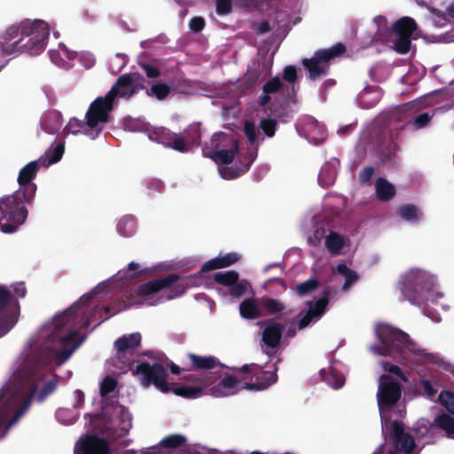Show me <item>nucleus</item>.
<instances>
[{
	"mask_svg": "<svg viewBox=\"0 0 454 454\" xmlns=\"http://www.w3.org/2000/svg\"><path fill=\"white\" fill-rule=\"evenodd\" d=\"M50 29L43 20L22 21L7 28L0 37V51L5 55L27 53L39 55L43 51Z\"/></svg>",
	"mask_w": 454,
	"mask_h": 454,
	"instance_id": "obj_1",
	"label": "nucleus"
},
{
	"mask_svg": "<svg viewBox=\"0 0 454 454\" xmlns=\"http://www.w3.org/2000/svg\"><path fill=\"white\" fill-rule=\"evenodd\" d=\"M376 334L381 344L374 345L371 348L377 355L389 356L401 360H408V353L419 357H424L427 355L425 349L399 328L381 325L378 327Z\"/></svg>",
	"mask_w": 454,
	"mask_h": 454,
	"instance_id": "obj_2",
	"label": "nucleus"
},
{
	"mask_svg": "<svg viewBox=\"0 0 454 454\" xmlns=\"http://www.w3.org/2000/svg\"><path fill=\"white\" fill-rule=\"evenodd\" d=\"M35 199L27 200L23 192L16 191L12 195L0 199L1 219L5 223L0 224V231L12 234L23 225L28 217L27 206L32 205Z\"/></svg>",
	"mask_w": 454,
	"mask_h": 454,
	"instance_id": "obj_3",
	"label": "nucleus"
},
{
	"mask_svg": "<svg viewBox=\"0 0 454 454\" xmlns=\"http://www.w3.org/2000/svg\"><path fill=\"white\" fill-rule=\"evenodd\" d=\"M64 144H58L52 150H48L44 156L40 157L37 160H33L25 165L19 172L18 184L20 185L19 192H23L27 200L35 199L37 186L33 180L41 166L48 167L51 164L59 162L64 153Z\"/></svg>",
	"mask_w": 454,
	"mask_h": 454,
	"instance_id": "obj_4",
	"label": "nucleus"
},
{
	"mask_svg": "<svg viewBox=\"0 0 454 454\" xmlns=\"http://www.w3.org/2000/svg\"><path fill=\"white\" fill-rule=\"evenodd\" d=\"M400 290L404 299L420 306L428 299L434 286V278L427 271L412 269L401 278Z\"/></svg>",
	"mask_w": 454,
	"mask_h": 454,
	"instance_id": "obj_5",
	"label": "nucleus"
},
{
	"mask_svg": "<svg viewBox=\"0 0 454 454\" xmlns=\"http://www.w3.org/2000/svg\"><path fill=\"white\" fill-rule=\"evenodd\" d=\"M239 140L224 132L215 133L211 141L210 146H205L204 154L224 165L231 164L239 153Z\"/></svg>",
	"mask_w": 454,
	"mask_h": 454,
	"instance_id": "obj_6",
	"label": "nucleus"
},
{
	"mask_svg": "<svg viewBox=\"0 0 454 454\" xmlns=\"http://www.w3.org/2000/svg\"><path fill=\"white\" fill-rule=\"evenodd\" d=\"M114 100L108 98V93L104 97L97 98L89 106L85 114L86 125L89 129L83 130V133L94 139L102 131V127L99 124L106 123L109 121V114L114 109Z\"/></svg>",
	"mask_w": 454,
	"mask_h": 454,
	"instance_id": "obj_7",
	"label": "nucleus"
},
{
	"mask_svg": "<svg viewBox=\"0 0 454 454\" xmlns=\"http://www.w3.org/2000/svg\"><path fill=\"white\" fill-rule=\"evenodd\" d=\"M186 278H181L178 274H168L160 278H155L140 285L135 291L137 296H147L157 294L164 289H168V293L165 300H172L181 296L186 288Z\"/></svg>",
	"mask_w": 454,
	"mask_h": 454,
	"instance_id": "obj_8",
	"label": "nucleus"
},
{
	"mask_svg": "<svg viewBox=\"0 0 454 454\" xmlns=\"http://www.w3.org/2000/svg\"><path fill=\"white\" fill-rule=\"evenodd\" d=\"M241 373V380H249L241 387L251 391H262L277 382V366L273 371H266L256 364H244L240 368H231Z\"/></svg>",
	"mask_w": 454,
	"mask_h": 454,
	"instance_id": "obj_9",
	"label": "nucleus"
},
{
	"mask_svg": "<svg viewBox=\"0 0 454 454\" xmlns=\"http://www.w3.org/2000/svg\"><path fill=\"white\" fill-rule=\"evenodd\" d=\"M345 51V45L341 43H338L329 49L315 51L313 57L310 59H303L301 63L308 70L309 78L315 81L323 75H326L329 70L328 62L343 54Z\"/></svg>",
	"mask_w": 454,
	"mask_h": 454,
	"instance_id": "obj_10",
	"label": "nucleus"
},
{
	"mask_svg": "<svg viewBox=\"0 0 454 454\" xmlns=\"http://www.w3.org/2000/svg\"><path fill=\"white\" fill-rule=\"evenodd\" d=\"M36 388V386L31 388L29 395L23 400L20 407L9 421L8 419L11 413L18 404V398L12 393H3L0 395V437L3 436L4 429L15 424L29 408Z\"/></svg>",
	"mask_w": 454,
	"mask_h": 454,
	"instance_id": "obj_11",
	"label": "nucleus"
},
{
	"mask_svg": "<svg viewBox=\"0 0 454 454\" xmlns=\"http://www.w3.org/2000/svg\"><path fill=\"white\" fill-rule=\"evenodd\" d=\"M132 374L139 379L144 387L154 385L163 393L170 392L167 381V371L160 363L150 364L148 362L139 363L132 371Z\"/></svg>",
	"mask_w": 454,
	"mask_h": 454,
	"instance_id": "obj_12",
	"label": "nucleus"
},
{
	"mask_svg": "<svg viewBox=\"0 0 454 454\" xmlns=\"http://www.w3.org/2000/svg\"><path fill=\"white\" fill-rule=\"evenodd\" d=\"M20 302L11 291L0 286V337L5 335L18 322Z\"/></svg>",
	"mask_w": 454,
	"mask_h": 454,
	"instance_id": "obj_13",
	"label": "nucleus"
},
{
	"mask_svg": "<svg viewBox=\"0 0 454 454\" xmlns=\"http://www.w3.org/2000/svg\"><path fill=\"white\" fill-rule=\"evenodd\" d=\"M145 89V78L137 72L127 73L117 78L108 93V98H130L139 90Z\"/></svg>",
	"mask_w": 454,
	"mask_h": 454,
	"instance_id": "obj_14",
	"label": "nucleus"
},
{
	"mask_svg": "<svg viewBox=\"0 0 454 454\" xmlns=\"http://www.w3.org/2000/svg\"><path fill=\"white\" fill-rule=\"evenodd\" d=\"M102 290L100 285H98L89 293L81 296L67 310L54 317L53 333L58 334L62 328H69L75 325L78 318V311L87 305Z\"/></svg>",
	"mask_w": 454,
	"mask_h": 454,
	"instance_id": "obj_15",
	"label": "nucleus"
},
{
	"mask_svg": "<svg viewBox=\"0 0 454 454\" xmlns=\"http://www.w3.org/2000/svg\"><path fill=\"white\" fill-rule=\"evenodd\" d=\"M383 433L393 440L394 445L401 452L410 454L416 447V443L411 435L404 432L403 425L401 421L394 420L392 422L385 421L382 425Z\"/></svg>",
	"mask_w": 454,
	"mask_h": 454,
	"instance_id": "obj_16",
	"label": "nucleus"
},
{
	"mask_svg": "<svg viewBox=\"0 0 454 454\" xmlns=\"http://www.w3.org/2000/svg\"><path fill=\"white\" fill-rule=\"evenodd\" d=\"M417 23L411 17H403L397 20L391 27V32L397 38L395 41V49L401 54L409 52L411 49V35L417 30Z\"/></svg>",
	"mask_w": 454,
	"mask_h": 454,
	"instance_id": "obj_17",
	"label": "nucleus"
},
{
	"mask_svg": "<svg viewBox=\"0 0 454 454\" xmlns=\"http://www.w3.org/2000/svg\"><path fill=\"white\" fill-rule=\"evenodd\" d=\"M404 129L403 125L392 128L388 130L387 136L383 137L380 135L377 137V153L382 164L391 161L395 157L396 153L400 150L397 140L401 131Z\"/></svg>",
	"mask_w": 454,
	"mask_h": 454,
	"instance_id": "obj_18",
	"label": "nucleus"
},
{
	"mask_svg": "<svg viewBox=\"0 0 454 454\" xmlns=\"http://www.w3.org/2000/svg\"><path fill=\"white\" fill-rule=\"evenodd\" d=\"M402 395L401 385L393 379L382 374L378 389V404L380 409L392 407L397 403Z\"/></svg>",
	"mask_w": 454,
	"mask_h": 454,
	"instance_id": "obj_19",
	"label": "nucleus"
},
{
	"mask_svg": "<svg viewBox=\"0 0 454 454\" xmlns=\"http://www.w3.org/2000/svg\"><path fill=\"white\" fill-rule=\"evenodd\" d=\"M74 454H111V449L107 440L86 434L77 441Z\"/></svg>",
	"mask_w": 454,
	"mask_h": 454,
	"instance_id": "obj_20",
	"label": "nucleus"
},
{
	"mask_svg": "<svg viewBox=\"0 0 454 454\" xmlns=\"http://www.w3.org/2000/svg\"><path fill=\"white\" fill-rule=\"evenodd\" d=\"M265 327L262 333V340L266 347L272 349L279 348L285 325L275 319L270 318L263 322Z\"/></svg>",
	"mask_w": 454,
	"mask_h": 454,
	"instance_id": "obj_21",
	"label": "nucleus"
},
{
	"mask_svg": "<svg viewBox=\"0 0 454 454\" xmlns=\"http://www.w3.org/2000/svg\"><path fill=\"white\" fill-rule=\"evenodd\" d=\"M79 331L71 330L66 336L60 338V348L57 351L55 360L58 364L67 362L74 351L79 347L82 340H78Z\"/></svg>",
	"mask_w": 454,
	"mask_h": 454,
	"instance_id": "obj_22",
	"label": "nucleus"
},
{
	"mask_svg": "<svg viewBox=\"0 0 454 454\" xmlns=\"http://www.w3.org/2000/svg\"><path fill=\"white\" fill-rule=\"evenodd\" d=\"M329 303V293L325 292L324 295L315 302L308 301L309 309L306 314L298 320V328L300 330L306 328L313 318L320 317Z\"/></svg>",
	"mask_w": 454,
	"mask_h": 454,
	"instance_id": "obj_23",
	"label": "nucleus"
},
{
	"mask_svg": "<svg viewBox=\"0 0 454 454\" xmlns=\"http://www.w3.org/2000/svg\"><path fill=\"white\" fill-rule=\"evenodd\" d=\"M240 260V255L238 253L231 252L223 256L215 257L207 261L201 266L200 271L207 272L218 269L231 266Z\"/></svg>",
	"mask_w": 454,
	"mask_h": 454,
	"instance_id": "obj_24",
	"label": "nucleus"
},
{
	"mask_svg": "<svg viewBox=\"0 0 454 454\" xmlns=\"http://www.w3.org/2000/svg\"><path fill=\"white\" fill-rule=\"evenodd\" d=\"M241 380V378L239 380L233 375L227 374L217 385L211 388L212 395L220 397L235 394L239 389V385Z\"/></svg>",
	"mask_w": 454,
	"mask_h": 454,
	"instance_id": "obj_25",
	"label": "nucleus"
},
{
	"mask_svg": "<svg viewBox=\"0 0 454 454\" xmlns=\"http://www.w3.org/2000/svg\"><path fill=\"white\" fill-rule=\"evenodd\" d=\"M141 343V334L134 333L126 334L114 341V348L119 356H125L129 351H134Z\"/></svg>",
	"mask_w": 454,
	"mask_h": 454,
	"instance_id": "obj_26",
	"label": "nucleus"
},
{
	"mask_svg": "<svg viewBox=\"0 0 454 454\" xmlns=\"http://www.w3.org/2000/svg\"><path fill=\"white\" fill-rule=\"evenodd\" d=\"M188 357L191 361L192 368L194 370H211L216 367L223 368L224 365L213 356H203L193 353H189Z\"/></svg>",
	"mask_w": 454,
	"mask_h": 454,
	"instance_id": "obj_27",
	"label": "nucleus"
},
{
	"mask_svg": "<svg viewBox=\"0 0 454 454\" xmlns=\"http://www.w3.org/2000/svg\"><path fill=\"white\" fill-rule=\"evenodd\" d=\"M260 307V301L257 302L252 298H247L239 304L240 316L248 320L257 319L263 315Z\"/></svg>",
	"mask_w": 454,
	"mask_h": 454,
	"instance_id": "obj_28",
	"label": "nucleus"
},
{
	"mask_svg": "<svg viewBox=\"0 0 454 454\" xmlns=\"http://www.w3.org/2000/svg\"><path fill=\"white\" fill-rule=\"evenodd\" d=\"M319 373L322 380L333 388L339 389L342 387L345 383L343 374L333 366L321 369Z\"/></svg>",
	"mask_w": 454,
	"mask_h": 454,
	"instance_id": "obj_29",
	"label": "nucleus"
},
{
	"mask_svg": "<svg viewBox=\"0 0 454 454\" xmlns=\"http://www.w3.org/2000/svg\"><path fill=\"white\" fill-rule=\"evenodd\" d=\"M375 192L379 200L390 201L396 193L395 186L384 177H378L375 182Z\"/></svg>",
	"mask_w": 454,
	"mask_h": 454,
	"instance_id": "obj_30",
	"label": "nucleus"
},
{
	"mask_svg": "<svg viewBox=\"0 0 454 454\" xmlns=\"http://www.w3.org/2000/svg\"><path fill=\"white\" fill-rule=\"evenodd\" d=\"M433 426L443 431L450 439H454V418L448 413L442 412L437 415L433 422Z\"/></svg>",
	"mask_w": 454,
	"mask_h": 454,
	"instance_id": "obj_31",
	"label": "nucleus"
},
{
	"mask_svg": "<svg viewBox=\"0 0 454 454\" xmlns=\"http://www.w3.org/2000/svg\"><path fill=\"white\" fill-rule=\"evenodd\" d=\"M418 111L414 102H407L399 106L393 113V116L398 122L408 123Z\"/></svg>",
	"mask_w": 454,
	"mask_h": 454,
	"instance_id": "obj_32",
	"label": "nucleus"
},
{
	"mask_svg": "<svg viewBox=\"0 0 454 454\" xmlns=\"http://www.w3.org/2000/svg\"><path fill=\"white\" fill-rule=\"evenodd\" d=\"M432 118L433 114H430L429 113H422L419 114L416 113L408 123L403 124V128L406 129V130L415 132L427 127L430 124Z\"/></svg>",
	"mask_w": 454,
	"mask_h": 454,
	"instance_id": "obj_33",
	"label": "nucleus"
},
{
	"mask_svg": "<svg viewBox=\"0 0 454 454\" xmlns=\"http://www.w3.org/2000/svg\"><path fill=\"white\" fill-rule=\"evenodd\" d=\"M260 306L270 316L282 315L286 306L279 300L263 296L260 299Z\"/></svg>",
	"mask_w": 454,
	"mask_h": 454,
	"instance_id": "obj_34",
	"label": "nucleus"
},
{
	"mask_svg": "<svg viewBox=\"0 0 454 454\" xmlns=\"http://www.w3.org/2000/svg\"><path fill=\"white\" fill-rule=\"evenodd\" d=\"M175 134L164 128H156L149 133V138L167 147L169 146Z\"/></svg>",
	"mask_w": 454,
	"mask_h": 454,
	"instance_id": "obj_35",
	"label": "nucleus"
},
{
	"mask_svg": "<svg viewBox=\"0 0 454 454\" xmlns=\"http://www.w3.org/2000/svg\"><path fill=\"white\" fill-rule=\"evenodd\" d=\"M136 219L131 215L121 217L117 223V231L123 237H131L136 232Z\"/></svg>",
	"mask_w": 454,
	"mask_h": 454,
	"instance_id": "obj_36",
	"label": "nucleus"
},
{
	"mask_svg": "<svg viewBox=\"0 0 454 454\" xmlns=\"http://www.w3.org/2000/svg\"><path fill=\"white\" fill-rule=\"evenodd\" d=\"M170 391H172L176 395H179V396H182L184 398L193 399V398H197L200 395V394L203 391V387H199V386L180 385V386H176L173 388L170 387Z\"/></svg>",
	"mask_w": 454,
	"mask_h": 454,
	"instance_id": "obj_37",
	"label": "nucleus"
},
{
	"mask_svg": "<svg viewBox=\"0 0 454 454\" xmlns=\"http://www.w3.org/2000/svg\"><path fill=\"white\" fill-rule=\"evenodd\" d=\"M61 116L59 112L48 113L43 121V126L48 133L54 134L61 127Z\"/></svg>",
	"mask_w": 454,
	"mask_h": 454,
	"instance_id": "obj_38",
	"label": "nucleus"
},
{
	"mask_svg": "<svg viewBox=\"0 0 454 454\" xmlns=\"http://www.w3.org/2000/svg\"><path fill=\"white\" fill-rule=\"evenodd\" d=\"M325 246L331 254H337L344 247V239L337 232L331 231L326 237Z\"/></svg>",
	"mask_w": 454,
	"mask_h": 454,
	"instance_id": "obj_39",
	"label": "nucleus"
},
{
	"mask_svg": "<svg viewBox=\"0 0 454 454\" xmlns=\"http://www.w3.org/2000/svg\"><path fill=\"white\" fill-rule=\"evenodd\" d=\"M170 92V86L164 82L154 83L150 89L146 90L147 96L154 97L158 100L166 99L169 96Z\"/></svg>",
	"mask_w": 454,
	"mask_h": 454,
	"instance_id": "obj_40",
	"label": "nucleus"
},
{
	"mask_svg": "<svg viewBox=\"0 0 454 454\" xmlns=\"http://www.w3.org/2000/svg\"><path fill=\"white\" fill-rule=\"evenodd\" d=\"M239 275L235 270H228L224 272H217L214 275V280L222 286H233L234 282L239 280Z\"/></svg>",
	"mask_w": 454,
	"mask_h": 454,
	"instance_id": "obj_41",
	"label": "nucleus"
},
{
	"mask_svg": "<svg viewBox=\"0 0 454 454\" xmlns=\"http://www.w3.org/2000/svg\"><path fill=\"white\" fill-rule=\"evenodd\" d=\"M336 272L345 277L343 289L348 288L350 285L358 279L357 273L355 270L349 269L345 263L338 264L336 267Z\"/></svg>",
	"mask_w": 454,
	"mask_h": 454,
	"instance_id": "obj_42",
	"label": "nucleus"
},
{
	"mask_svg": "<svg viewBox=\"0 0 454 454\" xmlns=\"http://www.w3.org/2000/svg\"><path fill=\"white\" fill-rule=\"evenodd\" d=\"M201 132L200 127L198 124L190 125L184 130V139L188 145H199L200 141Z\"/></svg>",
	"mask_w": 454,
	"mask_h": 454,
	"instance_id": "obj_43",
	"label": "nucleus"
},
{
	"mask_svg": "<svg viewBox=\"0 0 454 454\" xmlns=\"http://www.w3.org/2000/svg\"><path fill=\"white\" fill-rule=\"evenodd\" d=\"M318 286V280L317 278H311L301 283H299L296 286L295 291L299 296L302 297L316 290Z\"/></svg>",
	"mask_w": 454,
	"mask_h": 454,
	"instance_id": "obj_44",
	"label": "nucleus"
},
{
	"mask_svg": "<svg viewBox=\"0 0 454 454\" xmlns=\"http://www.w3.org/2000/svg\"><path fill=\"white\" fill-rule=\"evenodd\" d=\"M186 442V438L181 434H170L163 438L160 445L164 448H178L183 446Z\"/></svg>",
	"mask_w": 454,
	"mask_h": 454,
	"instance_id": "obj_45",
	"label": "nucleus"
},
{
	"mask_svg": "<svg viewBox=\"0 0 454 454\" xmlns=\"http://www.w3.org/2000/svg\"><path fill=\"white\" fill-rule=\"evenodd\" d=\"M250 168V163H246L242 168L234 169L232 168L224 167L220 168V174L224 179H234L247 172Z\"/></svg>",
	"mask_w": 454,
	"mask_h": 454,
	"instance_id": "obj_46",
	"label": "nucleus"
},
{
	"mask_svg": "<svg viewBox=\"0 0 454 454\" xmlns=\"http://www.w3.org/2000/svg\"><path fill=\"white\" fill-rule=\"evenodd\" d=\"M278 121L272 118H262L259 122V128L268 137L275 136Z\"/></svg>",
	"mask_w": 454,
	"mask_h": 454,
	"instance_id": "obj_47",
	"label": "nucleus"
},
{
	"mask_svg": "<svg viewBox=\"0 0 454 454\" xmlns=\"http://www.w3.org/2000/svg\"><path fill=\"white\" fill-rule=\"evenodd\" d=\"M399 215L406 221H415L418 219V208L411 204L403 205L399 209Z\"/></svg>",
	"mask_w": 454,
	"mask_h": 454,
	"instance_id": "obj_48",
	"label": "nucleus"
},
{
	"mask_svg": "<svg viewBox=\"0 0 454 454\" xmlns=\"http://www.w3.org/2000/svg\"><path fill=\"white\" fill-rule=\"evenodd\" d=\"M117 380L112 377H106L100 384V395L106 396L115 390Z\"/></svg>",
	"mask_w": 454,
	"mask_h": 454,
	"instance_id": "obj_49",
	"label": "nucleus"
},
{
	"mask_svg": "<svg viewBox=\"0 0 454 454\" xmlns=\"http://www.w3.org/2000/svg\"><path fill=\"white\" fill-rule=\"evenodd\" d=\"M439 400L446 410L454 415V394L450 391H442L439 395Z\"/></svg>",
	"mask_w": 454,
	"mask_h": 454,
	"instance_id": "obj_50",
	"label": "nucleus"
},
{
	"mask_svg": "<svg viewBox=\"0 0 454 454\" xmlns=\"http://www.w3.org/2000/svg\"><path fill=\"white\" fill-rule=\"evenodd\" d=\"M247 281L245 279L237 280L234 282L233 286H231L229 289V293L232 297L239 298L247 292Z\"/></svg>",
	"mask_w": 454,
	"mask_h": 454,
	"instance_id": "obj_51",
	"label": "nucleus"
},
{
	"mask_svg": "<svg viewBox=\"0 0 454 454\" xmlns=\"http://www.w3.org/2000/svg\"><path fill=\"white\" fill-rule=\"evenodd\" d=\"M168 147L180 153H186L189 150V145L184 137L177 134H175V138L172 139Z\"/></svg>",
	"mask_w": 454,
	"mask_h": 454,
	"instance_id": "obj_52",
	"label": "nucleus"
},
{
	"mask_svg": "<svg viewBox=\"0 0 454 454\" xmlns=\"http://www.w3.org/2000/svg\"><path fill=\"white\" fill-rule=\"evenodd\" d=\"M381 365L385 372L397 376L403 382L408 380L407 376L403 373L398 365L393 364L390 362H382Z\"/></svg>",
	"mask_w": 454,
	"mask_h": 454,
	"instance_id": "obj_53",
	"label": "nucleus"
},
{
	"mask_svg": "<svg viewBox=\"0 0 454 454\" xmlns=\"http://www.w3.org/2000/svg\"><path fill=\"white\" fill-rule=\"evenodd\" d=\"M283 87V83L278 77L270 79L262 87L263 93H276Z\"/></svg>",
	"mask_w": 454,
	"mask_h": 454,
	"instance_id": "obj_54",
	"label": "nucleus"
},
{
	"mask_svg": "<svg viewBox=\"0 0 454 454\" xmlns=\"http://www.w3.org/2000/svg\"><path fill=\"white\" fill-rule=\"evenodd\" d=\"M57 387H58L57 380H51L47 381L39 393L38 401L43 402L48 395L52 394L57 389Z\"/></svg>",
	"mask_w": 454,
	"mask_h": 454,
	"instance_id": "obj_55",
	"label": "nucleus"
},
{
	"mask_svg": "<svg viewBox=\"0 0 454 454\" xmlns=\"http://www.w3.org/2000/svg\"><path fill=\"white\" fill-rule=\"evenodd\" d=\"M233 3V0H215L216 13L220 16L230 14Z\"/></svg>",
	"mask_w": 454,
	"mask_h": 454,
	"instance_id": "obj_56",
	"label": "nucleus"
},
{
	"mask_svg": "<svg viewBox=\"0 0 454 454\" xmlns=\"http://www.w3.org/2000/svg\"><path fill=\"white\" fill-rule=\"evenodd\" d=\"M436 1L437 0H426V4H421V6L427 7L430 12L439 19V26H444L448 20L447 15L440 10L431 7Z\"/></svg>",
	"mask_w": 454,
	"mask_h": 454,
	"instance_id": "obj_57",
	"label": "nucleus"
},
{
	"mask_svg": "<svg viewBox=\"0 0 454 454\" xmlns=\"http://www.w3.org/2000/svg\"><path fill=\"white\" fill-rule=\"evenodd\" d=\"M233 2L237 7L247 11L256 10L261 5L260 0H233Z\"/></svg>",
	"mask_w": 454,
	"mask_h": 454,
	"instance_id": "obj_58",
	"label": "nucleus"
},
{
	"mask_svg": "<svg viewBox=\"0 0 454 454\" xmlns=\"http://www.w3.org/2000/svg\"><path fill=\"white\" fill-rule=\"evenodd\" d=\"M244 132L250 144H254L258 138V133L254 123L247 121L244 125Z\"/></svg>",
	"mask_w": 454,
	"mask_h": 454,
	"instance_id": "obj_59",
	"label": "nucleus"
},
{
	"mask_svg": "<svg viewBox=\"0 0 454 454\" xmlns=\"http://www.w3.org/2000/svg\"><path fill=\"white\" fill-rule=\"evenodd\" d=\"M67 128L73 134L79 133L82 129H84V130L89 129V128L86 125V121H83L74 117L70 119L67 124Z\"/></svg>",
	"mask_w": 454,
	"mask_h": 454,
	"instance_id": "obj_60",
	"label": "nucleus"
},
{
	"mask_svg": "<svg viewBox=\"0 0 454 454\" xmlns=\"http://www.w3.org/2000/svg\"><path fill=\"white\" fill-rule=\"evenodd\" d=\"M375 173V168L372 166L365 167L359 174L358 180L361 184H365L370 182Z\"/></svg>",
	"mask_w": 454,
	"mask_h": 454,
	"instance_id": "obj_61",
	"label": "nucleus"
},
{
	"mask_svg": "<svg viewBox=\"0 0 454 454\" xmlns=\"http://www.w3.org/2000/svg\"><path fill=\"white\" fill-rule=\"evenodd\" d=\"M283 79L289 83H294L297 79V70L294 66H287L283 71Z\"/></svg>",
	"mask_w": 454,
	"mask_h": 454,
	"instance_id": "obj_62",
	"label": "nucleus"
},
{
	"mask_svg": "<svg viewBox=\"0 0 454 454\" xmlns=\"http://www.w3.org/2000/svg\"><path fill=\"white\" fill-rule=\"evenodd\" d=\"M140 67L145 72L146 76L148 78H157L160 74V70L153 65L147 63H141Z\"/></svg>",
	"mask_w": 454,
	"mask_h": 454,
	"instance_id": "obj_63",
	"label": "nucleus"
},
{
	"mask_svg": "<svg viewBox=\"0 0 454 454\" xmlns=\"http://www.w3.org/2000/svg\"><path fill=\"white\" fill-rule=\"evenodd\" d=\"M190 28L194 33L200 32L205 27V20L201 17H193L190 20Z\"/></svg>",
	"mask_w": 454,
	"mask_h": 454,
	"instance_id": "obj_64",
	"label": "nucleus"
}]
</instances>
